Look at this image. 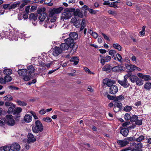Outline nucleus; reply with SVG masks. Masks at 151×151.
<instances>
[{"label":"nucleus","mask_w":151,"mask_h":151,"mask_svg":"<svg viewBox=\"0 0 151 151\" xmlns=\"http://www.w3.org/2000/svg\"><path fill=\"white\" fill-rule=\"evenodd\" d=\"M137 118H138V117L137 116L133 115L131 117L130 120L131 122H135Z\"/></svg>","instance_id":"45"},{"label":"nucleus","mask_w":151,"mask_h":151,"mask_svg":"<svg viewBox=\"0 0 151 151\" xmlns=\"http://www.w3.org/2000/svg\"><path fill=\"white\" fill-rule=\"evenodd\" d=\"M4 79H5L6 82H8L12 81V78L9 75H8L4 76Z\"/></svg>","instance_id":"48"},{"label":"nucleus","mask_w":151,"mask_h":151,"mask_svg":"<svg viewBox=\"0 0 151 151\" xmlns=\"http://www.w3.org/2000/svg\"><path fill=\"white\" fill-rule=\"evenodd\" d=\"M124 97L122 95L116 97L115 96V101H122L124 100Z\"/></svg>","instance_id":"43"},{"label":"nucleus","mask_w":151,"mask_h":151,"mask_svg":"<svg viewBox=\"0 0 151 151\" xmlns=\"http://www.w3.org/2000/svg\"><path fill=\"white\" fill-rule=\"evenodd\" d=\"M136 84L137 86H141L143 84V81L141 79L138 78L136 83Z\"/></svg>","instance_id":"39"},{"label":"nucleus","mask_w":151,"mask_h":151,"mask_svg":"<svg viewBox=\"0 0 151 151\" xmlns=\"http://www.w3.org/2000/svg\"><path fill=\"white\" fill-rule=\"evenodd\" d=\"M35 125L32 127L33 132L35 133H37L41 132L43 130L42 124L39 120H36L35 122Z\"/></svg>","instance_id":"4"},{"label":"nucleus","mask_w":151,"mask_h":151,"mask_svg":"<svg viewBox=\"0 0 151 151\" xmlns=\"http://www.w3.org/2000/svg\"><path fill=\"white\" fill-rule=\"evenodd\" d=\"M137 76L143 79L145 81L151 80V77L148 75H144L142 73H139L137 74Z\"/></svg>","instance_id":"14"},{"label":"nucleus","mask_w":151,"mask_h":151,"mask_svg":"<svg viewBox=\"0 0 151 151\" xmlns=\"http://www.w3.org/2000/svg\"><path fill=\"white\" fill-rule=\"evenodd\" d=\"M55 14V12H54V11L53 9L52 10L50 11L49 17H53Z\"/></svg>","instance_id":"63"},{"label":"nucleus","mask_w":151,"mask_h":151,"mask_svg":"<svg viewBox=\"0 0 151 151\" xmlns=\"http://www.w3.org/2000/svg\"><path fill=\"white\" fill-rule=\"evenodd\" d=\"M69 37L74 40H76L78 38V35L76 32H71L69 34Z\"/></svg>","instance_id":"25"},{"label":"nucleus","mask_w":151,"mask_h":151,"mask_svg":"<svg viewBox=\"0 0 151 151\" xmlns=\"http://www.w3.org/2000/svg\"><path fill=\"white\" fill-rule=\"evenodd\" d=\"M103 82L104 85H106L110 87L111 86H113V85L115 82L114 81L111 80L108 78L104 79Z\"/></svg>","instance_id":"10"},{"label":"nucleus","mask_w":151,"mask_h":151,"mask_svg":"<svg viewBox=\"0 0 151 151\" xmlns=\"http://www.w3.org/2000/svg\"><path fill=\"white\" fill-rule=\"evenodd\" d=\"M151 88V83L150 82H147L144 85V88L146 90H149Z\"/></svg>","instance_id":"34"},{"label":"nucleus","mask_w":151,"mask_h":151,"mask_svg":"<svg viewBox=\"0 0 151 151\" xmlns=\"http://www.w3.org/2000/svg\"><path fill=\"white\" fill-rule=\"evenodd\" d=\"M70 61L71 62H73V64L76 65L78 64L79 62V59L78 57H73L70 59Z\"/></svg>","instance_id":"28"},{"label":"nucleus","mask_w":151,"mask_h":151,"mask_svg":"<svg viewBox=\"0 0 151 151\" xmlns=\"http://www.w3.org/2000/svg\"><path fill=\"white\" fill-rule=\"evenodd\" d=\"M116 51L115 50H109V54L112 56L113 57H114L116 54Z\"/></svg>","instance_id":"47"},{"label":"nucleus","mask_w":151,"mask_h":151,"mask_svg":"<svg viewBox=\"0 0 151 151\" xmlns=\"http://www.w3.org/2000/svg\"><path fill=\"white\" fill-rule=\"evenodd\" d=\"M78 20L76 18V17H75L74 18H72L71 20V22L72 23H74V25L76 26V27H78V25L79 24L78 23H77Z\"/></svg>","instance_id":"32"},{"label":"nucleus","mask_w":151,"mask_h":151,"mask_svg":"<svg viewBox=\"0 0 151 151\" xmlns=\"http://www.w3.org/2000/svg\"><path fill=\"white\" fill-rule=\"evenodd\" d=\"M6 81L4 78H0V83L3 84H5L6 83Z\"/></svg>","instance_id":"64"},{"label":"nucleus","mask_w":151,"mask_h":151,"mask_svg":"<svg viewBox=\"0 0 151 151\" xmlns=\"http://www.w3.org/2000/svg\"><path fill=\"white\" fill-rule=\"evenodd\" d=\"M78 47V46L76 45H73L72 47H69L70 50V53L71 55H73L76 53Z\"/></svg>","instance_id":"21"},{"label":"nucleus","mask_w":151,"mask_h":151,"mask_svg":"<svg viewBox=\"0 0 151 151\" xmlns=\"http://www.w3.org/2000/svg\"><path fill=\"white\" fill-rule=\"evenodd\" d=\"M4 98H5L6 99H7L9 101H12L13 99L12 97L10 95L5 96Z\"/></svg>","instance_id":"60"},{"label":"nucleus","mask_w":151,"mask_h":151,"mask_svg":"<svg viewBox=\"0 0 151 151\" xmlns=\"http://www.w3.org/2000/svg\"><path fill=\"white\" fill-rule=\"evenodd\" d=\"M126 67L127 69L129 70L130 71H133L135 70V68L136 66L133 65H129L128 64L126 65Z\"/></svg>","instance_id":"26"},{"label":"nucleus","mask_w":151,"mask_h":151,"mask_svg":"<svg viewBox=\"0 0 151 151\" xmlns=\"http://www.w3.org/2000/svg\"><path fill=\"white\" fill-rule=\"evenodd\" d=\"M144 137L143 135H141L138 138L136 139L135 141L137 142H139L144 139Z\"/></svg>","instance_id":"55"},{"label":"nucleus","mask_w":151,"mask_h":151,"mask_svg":"<svg viewBox=\"0 0 151 151\" xmlns=\"http://www.w3.org/2000/svg\"><path fill=\"white\" fill-rule=\"evenodd\" d=\"M75 9L73 8H66L64 10V12L62 13L61 17V19L64 20L70 18L72 16V11H74Z\"/></svg>","instance_id":"3"},{"label":"nucleus","mask_w":151,"mask_h":151,"mask_svg":"<svg viewBox=\"0 0 151 151\" xmlns=\"http://www.w3.org/2000/svg\"><path fill=\"white\" fill-rule=\"evenodd\" d=\"M51 64V63H50L45 64L44 63L41 62L40 63H39V65L42 67L41 69L43 70H45L46 69V67L48 68H49L50 67Z\"/></svg>","instance_id":"20"},{"label":"nucleus","mask_w":151,"mask_h":151,"mask_svg":"<svg viewBox=\"0 0 151 151\" xmlns=\"http://www.w3.org/2000/svg\"><path fill=\"white\" fill-rule=\"evenodd\" d=\"M132 109V106H125L124 109V110L126 112H129Z\"/></svg>","instance_id":"46"},{"label":"nucleus","mask_w":151,"mask_h":151,"mask_svg":"<svg viewBox=\"0 0 151 151\" xmlns=\"http://www.w3.org/2000/svg\"><path fill=\"white\" fill-rule=\"evenodd\" d=\"M3 73L4 74L8 75L11 74L12 73V71L11 69L5 68L3 70Z\"/></svg>","instance_id":"30"},{"label":"nucleus","mask_w":151,"mask_h":151,"mask_svg":"<svg viewBox=\"0 0 151 151\" xmlns=\"http://www.w3.org/2000/svg\"><path fill=\"white\" fill-rule=\"evenodd\" d=\"M6 123L10 126H13L14 125L15 122L12 115H8L6 116Z\"/></svg>","instance_id":"7"},{"label":"nucleus","mask_w":151,"mask_h":151,"mask_svg":"<svg viewBox=\"0 0 151 151\" xmlns=\"http://www.w3.org/2000/svg\"><path fill=\"white\" fill-rule=\"evenodd\" d=\"M125 139L123 140H118L117 143L121 147H123L126 146L128 143V141Z\"/></svg>","instance_id":"19"},{"label":"nucleus","mask_w":151,"mask_h":151,"mask_svg":"<svg viewBox=\"0 0 151 151\" xmlns=\"http://www.w3.org/2000/svg\"><path fill=\"white\" fill-rule=\"evenodd\" d=\"M2 35H4L5 39L7 38L11 40H18V38L21 39L23 38L24 35L17 30H13L9 31H4L2 33Z\"/></svg>","instance_id":"2"},{"label":"nucleus","mask_w":151,"mask_h":151,"mask_svg":"<svg viewBox=\"0 0 151 151\" xmlns=\"http://www.w3.org/2000/svg\"><path fill=\"white\" fill-rule=\"evenodd\" d=\"M16 102L18 104L21 106H25L27 105V103L23 101H22L19 100H17Z\"/></svg>","instance_id":"37"},{"label":"nucleus","mask_w":151,"mask_h":151,"mask_svg":"<svg viewBox=\"0 0 151 151\" xmlns=\"http://www.w3.org/2000/svg\"><path fill=\"white\" fill-rule=\"evenodd\" d=\"M129 132L128 128H123L120 131V133L124 137H126L127 136Z\"/></svg>","instance_id":"23"},{"label":"nucleus","mask_w":151,"mask_h":151,"mask_svg":"<svg viewBox=\"0 0 151 151\" xmlns=\"http://www.w3.org/2000/svg\"><path fill=\"white\" fill-rule=\"evenodd\" d=\"M42 120L44 122H50L52 121V119L49 117H44L42 119Z\"/></svg>","instance_id":"52"},{"label":"nucleus","mask_w":151,"mask_h":151,"mask_svg":"<svg viewBox=\"0 0 151 151\" xmlns=\"http://www.w3.org/2000/svg\"><path fill=\"white\" fill-rule=\"evenodd\" d=\"M118 82L124 88H127L129 86H131L127 80L124 78L122 80H118ZM130 88H132L131 86H130Z\"/></svg>","instance_id":"6"},{"label":"nucleus","mask_w":151,"mask_h":151,"mask_svg":"<svg viewBox=\"0 0 151 151\" xmlns=\"http://www.w3.org/2000/svg\"><path fill=\"white\" fill-rule=\"evenodd\" d=\"M62 52L59 47L55 46L52 49V54L55 56H58Z\"/></svg>","instance_id":"9"},{"label":"nucleus","mask_w":151,"mask_h":151,"mask_svg":"<svg viewBox=\"0 0 151 151\" xmlns=\"http://www.w3.org/2000/svg\"><path fill=\"white\" fill-rule=\"evenodd\" d=\"M47 17V14L46 13H43L42 14H41L40 15L39 17V19L40 21L41 22H42L43 21L46 17Z\"/></svg>","instance_id":"31"},{"label":"nucleus","mask_w":151,"mask_h":151,"mask_svg":"<svg viewBox=\"0 0 151 151\" xmlns=\"http://www.w3.org/2000/svg\"><path fill=\"white\" fill-rule=\"evenodd\" d=\"M130 122H125L123 123L122 124V126L124 127V128H128V126L130 124Z\"/></svg>","instance_id":"59"},{"label":"nucleus","mask_w":151,"mask_h":151,"mask_svg":"<svg viewBox=\"0 0 151 151\" xmlns=\"http://www.w3.org/2000/svg\"><path fill=\"white\" fill-rule=\"evenodd\" d=\"M55 14H58L60 13L62 10L63 9L62 7H59L58 8H54L53 9Z\"/></svg>","instance_id":"44"},{"label":"nucleus","mask_w":151,"mask_h":151,"mask_svg":"<svg viewBox=\"0 0 151 151\" xmlns=\"http://www.w3.org/2000/svg\"><path fill=\"white\" fill-rule=\"evenodd\" d=\"M112 68V67L111 65L109 64H107L103 67L102 70L103 71H105L106 73H109L111 71Z\"/></svg>","instance_id":"16"},{"label":"nucleus","mask_w":151,"mask_h":151,"mask_svg":"<svg viewBox=\"0 0 151 151\" xmlns=\"http://www.w3.org/2000/svg\"><path fill=\"white\" fill-rule=\"evenodd\" d=\"M44 3L50 6H52L53 5V3L52 2V0H44Z\"/></svg>","instance_id":"41"},{"label":"nucleus","mask_w":151,"mask_h":151,"mask_svg":"<svg viewBox=\"0 0 151 151\" xmlns=\"http://www.w3.org/2000/svg\"><path fill=\"white\" fill-rule=\"evenodd\" d=\"M37 18V15L36 14L31 13L29 14V19L30 20L35 21Z\"/></svg>","instance_id":"22"},{"label":"nucleus","mask_w":151,"mask_h":151,"mask_svg":"<svg viewBox=\"0 0 151 151\" xmlns=\"http://www.w3.org/2000/svg\"><path fill=\"white\" fill-rule=\"evenodd\" d=\"M20 2L19 1L14 2L12 4L10 5L9 9H14L19 6L20 4Z\"/></svg>","instance_id":"29"},{"label":"nucleus","mask_w":151,"mask_h":151,"mask_svg":"<svg viewBox=\"0 0 151 151\" xmlns=\"http://www.w3.org/2000/svg\"><path fill=\"white\" fill-rule=\"evenodd\" d=\"M11 150L14 151H18L20 149V146L17 143H14L11 145Z\"/></svg>","instance_id":"13"},{"label":"nucleus","mask_w":151,"mask_h":151,"mask_svg":"<svg viewBox=\"0 0 151 151\" xmlns=\"http://www.w3.org/2000/svg\"><path fill=\"white\" fill-rule=\"evenodd\" d=\"M118 90L117 86L116 85L112 86L109 88V93L111 94H115L117 92Z\"/></svg>","instance_id":"11"},{"label":"nucleus","mask_w":151,"mask_h":151,"mask_svg":"<svg viewBox=\"0 0 151 151\" xmlns=\"http://www.w3.org/2000/svg\"><path fill=\"white\" fill-rule=\"evenodd\" d=\"M132 74L131 73H128L127 74L125 75L124 77V79L127 80V78H129L130 79V77L132 76Z\"/></svg>","instance_id":"61"},{"label":"nucleus","mask_w":151,"mask_h":151,"mask_svg":"<svg viewBox=\"0 0 151 151\" xmlns=\"http://www.w3.org/2000/svg\"><path fill=\"white\" fill-rule=\"evenodd\" d=\"M3 149L4 151H9L11 149V146L6 145L3 147Z\"/></svg>","instance_id":"56"},{"label":"nucleus","mask_w":151,"mask_h":151,"mask_svg":"<svg viewBox=\"0 0 151 151\" xmlns=\"http://www.w3.org/2000/svg\"><path fill=\"white\" fill-rule=\"evenodd\" d=\"M100 63L102 65H104L105 63L108 62L110 61L111 59V56L109 55H106L104 57L102 55H100Z\"/></svg>","instance_id":"5"},{"label":"nucleus","mask_w":151,"mask_h":151,"mask_svg":"<svg viewBox=\"0 0 151 151\" xmlns=\"http://www.w3.org/2000/svg\"><path fill=\"white\" fill-rule=\"evenodd\" d=\"M143 119V118L140 119H138V118H137L135 122V124L139 126L141 125L142 124Z\"/></svg>","instance_id":"40"},{"label":"nucleus","mask_w":151,"mask_h":151,"mask_svg":"<svg viewBox=\"0 0 151 151\" xmlns=\"http://www.w3.org/2000/svg\"><path fill=\"white\" fill-rule=\"evenodd\" d=\"M27 137L28 139L27 141L28 143L33 142L36 140V139L34 137V135L31 133H29L28 134Z\"/></svg>","instance_id":"17"},{"label":"nucleus","mask_w":151,"mask_h":151,"mask_svg":"<svg viewBox=\"0 0 151 151\" xmlns=\"http://www.w3.org/2000/svg\"><path fill=\"white\" fill-rule=\"evenodd\" d=\"M72 12H73V15L75 17L78 16V17L82 18L83 16V14L81 12H80L78 9H75V10L72 11Z\"/></svg>","instance_id":"12"},{"label":"nucleus","mask_w":151,"mask_h":151,"mask_svg":"<svg viewBox=\"0 0 151 151\" xmlns=\"http://www.w3.org/2000/svg\"><path fill=\"white\" fill-rule=\"evenodd\" d=\"M107 97L110 100H113L114 101H115V96H111L109 94H107Z\"/></svg>","instance_id":"58"},{"label":"nucleus","mask_w":151,"mask_h":151,"mask_svg":"<svg viewBox=\"0 0 151 151\" xmlns=\"http://www.w3.org/2000/svg\"><path fill=\"white\" fill-rule=\"evenodd\" d=\"M116 57L117 58V60L121 63H122L123 61L122 60V56L119 53H117L116 54Z\"/></svg>","instance_id":"50"},{"label":"nucleus","mask_w":151,"mask_h":151,"mask_svg":"<svg viewBox=\"0 0 151 151\" xmlns=\"http://www.w3.org/2000/svg\"><path fill=\"white\" fill-rule=\"evenodd\" d=\"M142 143L141 142H139L135 146V148L137 150L142 148Z\"/></svg>","instance_id":"62"},{"label":"nucleus","mask_w":151,"mask_h":151,"mask_svg":"<svg viewBox=\"0 0 151 151\" xmlns=\"http://www.w3.org/2000/svg\"><path fill=\"white\" fill-rule=\"evenodd\" d=\"M117 4L116 2H112L110 3V4L109 5V6L111 7H113L115 8L118 7Z\"/></svg>","instance_id":"54"},{"label":"nucleus","mask_w":151,"mask_h":151,"mask_svg":"<svg viewBox=\"0 0 151 151\" xmlns=\"http://www.w3.org/2000/svg\"><path fill=\"white\" fill-rule=\"evenodd\" d=\"M84 70L86 73L89 74H94V73L93 72H91L90 70L87 67L84 68Z\"/></svg>","instance_id":"51"},{"label":"nucleus","mask_w":151,"mask_h":151,"mask_svg":"<svg viewBox=\"0 0 151 151\" xmlns=\"http://www.w3.org/2000/svg\"><path fill=\"white\" fill-rule=\"evenodd\" d=\"M32 116L29 114L26 115L24 117V120L26 122L29 123L32 120Z\"/></svg>","instance_id":"24"},{"label":"nucleus","mask_w":151,"mask_h":151,"mask_svg":"<svg viewBox=\"0 0 151 151\" xmlns=\"http://www.w3.org/2000/svg\"><path fill=\"white\" fill-rule=\"evenodd\" d=\"M5 119L2 117H0V126H4L5 124Z\"/></svg>","instance_id":"36"},{"label":"nucleus","mask_w":151,"mask_h":151,"mask_svg":"<svg viewBox=\"0 0 151 151\" xmlns=\"http://www.w3.org/2000/svg\"><path fill=\"white\" fill-rule=\"evenodd\" d=\"M2 6H3V8L5 9H8L9 10H10L9 9V8H10V4H3Z\"/></svg>","instance_id":"53"},{"label":"nucleus","mask_w":151,"mask_h":151,"mask_svg":"<svg viewBox=\"0 0 151 151\" xmlns=\"http://www.w3.org/2000/svg\"><path fill=\"white\" fill-rule=\"evenodd\" d=\"M60 49L61 51L63 52V51L68 50L69 48V45L67 44L66 42L64 43H62L60 45Z\"/></svg>","instance_id":"18"},{"label":"nucleus","mask_w":151,"mask_h":151,"mask_svg":"<svg viewBox=\"0 0 151 151\" xmlns=\"http://www.w3.org/2000/svg\"><path fill=\"white\" fill-rule=\"evenodd\" d=\"M22 111V109L20 107H17L14 110V113L15 114H18L20 113Z\"/></svg>","instance_id":"49"},{"label":"nucleus","mask_w":151,"mask_h":151,"mask_svg":"<svg viewBox=\"0 0 151 151\" xmlns=\"http://www.w3.org/2000/svg\"><path fill=\"white\" fill-rule=\"evenodd\" d=\"M114 107H116L121 110L122 106L121 102L119 101H114Z\"/></svg>","instance_id":"27"},{"label":"nucleus","mask_w":151,"mask_h":151,"mask_svg":"<svg viewBox=\"0 0 151 151\" xmlns=\"http://www.w3.org/2000/svg\"><path fill=\"white\" fill-rule=\"evenodd\" d=\"M131 116L128 113H126L124 116V118L126 120H129L131 119Z\"/></svg>","instance_id":"57"},{"label":"nucleus","mask_w":151,"mask_h":151,"mask_svg":"<svg viewBox=\"0 0 151 151\" xmlns=\"http://www.w3.org/2000/svg\"><path fill=\"white\" fill-rule=\"evenodd\" d=\"M113 47L115 49L119 51H121L122 50V47L118 43H115L113 45Z\"/></svg>","instance_id":"35"},{"label":"nucleus","mask_w":151,"mask_h":151,"mask_svg":"<svg viewBox=\"0 0 151 151\" xmlns=\"http://www.w3.org/2000/svg\"><path fill=\"white\" fill-rule=\"evenodd\" d=\"M56 17H48L47 19L45 20L46 22L47 23V24H50V23H52V25L51 26H49V27L50 28H52L54 26V23L55 21Z\"/></svg>","instance_id":"8"},{"label":"nucleus","mask_w":151,"mask_h":151,"mask_svg":"<svg viewBox=\"0 0 151 151\" xmlns=\"http://www.w3.org/2000/svg\"><path fill=\"white\" fill-rule=\"evenodd\" d=\"M138 77L136 76L132 75V76L130 77V80L133 83H135L138 79Z\"/></svg>","instance_id":"33"},{"label":"nucleus","mask_w":151,"mask_h":151,"mask_svg":"<svg viewBox=\"0 0 151 151\" xmlns=\"http://www.w3.org/2000/svg\"><path fill=\"white\" fill-rule=\"evenodd\" d=\"M15 107V106L14 104H12V106L9 107L8 109V110L7 113L8 114L12 113Z\"/></svg>","instance_id":"42"},{"label":"nucleus","mask_w":151,"mask_h":151,"mask_svg":"<svg viewBox=\"0 0 151 151\" xmlns=\"http://www.w3.org/2000/svg\"><path fill=\"white\" fill-rule=\"evenodd\" d=\"M46 9L45 8H41L38 9L37 10V13L38 14H41L45 13Z\"/></svg>","instance_id":"38"},{"label":"nucleus","mask_w":151,"mask_h":151,"mask_svg":"<svg viewBox=\"0 0 151 151\" xmlns=\"http://www.w3.org/2000/svg\"><path fill=\"white\" fill-rule=\"evenodd\" d=\"M64 42H66L67 44L69 45V47H72V46L74 45V40L72 38L69 37L65 39L64 40Z\"/></svg>","instance_id":"15"},{"label":"nucleus","mask_w":151,"mask_h":151,"mask_svg":"<svg viewBox=\"0 0 151 151\" xmlns=\"http://www.w3.org/2000/svg\"><path fill=\"white\" fill-rule=\"evenodd\" d=\"M35 71V69L32 65L27 67L26 69H20L18 71V74L23 77V80L25 81H29L34 76V73Z\"/></svg>","instance_id":"1"}]
</instances>
